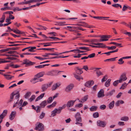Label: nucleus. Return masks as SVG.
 Masks as SVG:
<instances>
[{
	"label": "nucleus",
	"instance_id": "1",
	"mask_svg": "<svg viewBox=\"0 0 131 131\" xmlns=\"http://www.w3.org/2000/svg\"><path fill=\"white\" fill-rule=\"evenodd\" d=\"M74 116L76 121L75 124H78L81 126H82V124L81 123L82 121V119L80 113L79 112L77 113Z\"/></svg>",
	"mask_w": 131,
	"mask_h": 131
},
{
	"label": "nucleus",
	"instance_id": "2",
	"mask_svg": "<svg viewBox=\"0 0 131 131\" xmlns=\"http://www.w3.org/2000/svg\"><path fill=\"white\" fill-rule=\"evenodd\" d=\"M35 128L36 130L38 131H43L44 130V126L41 123H37L36 125Z\"/></svg>",
	"mask_w": 131,
	"mask_h": 131
},
{
	"label": "nucleus",
	"instance_id": "3",
	"mask_svg": "<svg viewBox=\"0 0 131 131\" xmlns=\"http://www.w3.org/2000/svg\"><path fill=\"white\" fill-rule=\"evenodd\" d=\"M61 71H58L57 70H52L48 72L46 74L49 75H57L59 74V73L61 72Z\"/></svg>",
	"mask_w": 131,
	"mask_h": 131
},
{
	"label": "nucleus",
	"instance_id": "4",
	"mask_svg": "<svg viewBox=\"0 0 131 131\" xmlns=\"http://www.w3.org/2000/svg\"><path fill=\"white\" fill-rule=\"evenodd\" d=\"M106 124V122L104 121L100 120H98L97 122V125L98 126L102 127H105Z\"/></svg>",
	"mask_w": 131,
	"mask_h": 131
},
{
	"label": "nucleus",
	"instance_id": "5",
	"mask_svg": "<svg viewBox=\"0 0 131 131\" xmlns=\"http://www.w3.org/2000/svg\"><path fill=\"white\" fill-rule=\"evenodd\" d=\"M127 78L126 77L125 74L123 73L120 76L119 79L118 80L119 83H122L123 82L126 80Z\"/></svg>",
	"mask_w": 131,
	"mask_h": 131
},
{
	"label": "nucleus",
	"instance_id": "6",
	"mask_svg": "<svg viewBox=\"0 0 131 131\" xmlns=\"http://www.w3.org/2000/svg\"><path fill=\"white\" fill-rule=\"evenodd\" d=\"M75 100H70L68 101L67 103L66 106L68 107H72L76 101Z\"/></svg>",
	"mask_w": 131,
	"mask_h": 131
},
{
	"label": "nucleus",
	"instance_id": "7",
	"mask_svg": "<svg viewBox=\"0 0 131 131\" xmlns=\"http://www.w3.org/2000/svg\"><path fill=\"white\" fill-rule=\"evenodd\" d=\"M94 84V81L93 80H90L86 82L85 84V86L87 87L90 88Z\"/></svg>",
	"mask_w": 131,
	"mask_h": 131
},
{
	"label": "nucleus",
	"instance_id": "8",
	"mask_svg": "<svg viewBox=\"0 0 131 131\" xmlns=\"http://www.w3.org/2000/svg\"><path fill=\"white\" fill-rule=\"evenodd\" d=\"M74 85L72 84H70L68 85L65 89V91L66 92H70L74 87Z\"/></svg>",
	"mask_w": 131,
	"mask_h": 131
},
{
	"label": "nucleus",
	"instance_id": "9",
	"mask_svg": "<svg viewBox=\"0 0 131 131\" xmlns=\"http://www.w3.org/2000/svg\"><path fill=\"white\" fill-rule=\"evenodd\" d=\"M16 93V94H15V95H16V96L15 99H16V100H17V101L15 103V104L13 105V107H14L17 106V104L18 103V99L20 97V94L19 93L18 91H17V93Z\"/></svg>",
	"mask_w": 131,
	"mask_h": 131
},
{
	"label": "nucleus",
	"instance_id": "10",
	"mask_svg": "<svg viewBox=\"0 0 131 131\" xmlns=\"http://www.w3.org/2000/svg\"><path fill=\"white\" fill-rule=\"evenodd\" d=\"M23 64L30 66L33 65L35 64V63L32 62L29 60L26 59L24 60Z\"/></svg>",
	"mask_w": 131,
	"mask_h": 131
},
{
	"label": "nucleus",
	"instance_id": "11",
	"mask_svg": "<svg viewBox=\"0 0 131 131\" xmlns=\"http://www.w3.org/2000/svg\"><path fill=\"white\" fill-rule=\"evenodd\" d=\"M95 45H97V48H106V46L103 43H92Z\"/></svg>",
	"mask_w": 131,
	"mask_h": 131
},
{
	"label": "nucleus",
	"instance_id": "12",
	"mask_svg": "<svg viewBox=\"0 0 131 131\" xmlns=\"http://www.w3.org/2000/svg\"><path fill=\"white\" fill-rule=\"evenodd\" d=\"M16 115V112L15 111H12L9 116V119L12 120L13 119Z\"/></svg>",
	"mask_w": 131,
	"mask_h": 131
},
{
	"label": "nucleus",
	"instance_id": "13",
	"mask_svg": "<svg viewBox=\"0 0 131 131\" xmlns=\"http://www.w3.org/2000/svg\"><path fill=\"white\" fill-rule=\"evenodd\" d=\"M38 78H37L35 75L34 77L30 80V82L32 84H34L38 82Z\"/></svg>",
	"mask_w": 131,
	"mask_h": 131
},
{
	"label": "nucleus",
	"instance_id": "14",
	"mask_svg": "<svg viewBox=\"0 0 131 131\" xmlns=\"http://www.w3.org/2000/svg\"><path fill=\"white\" fill-rule=\"evenodd\" d=\"M101 38L100 39V41L102 42L104 41H106L108 40L107 38H108V36L106 35H103L101 37Z\"/></svg>",
	"mask_w": 131,
	"mask_h": 131
},
{
	"label": "nucleus",
	"instance_id": "15",
	"mask_svg": "<svg viewBox=\"0 0 131 131\" xmlns=\"http://www.w3.org/2000/svg\"><path fill=\"white\" fill-rule=\"evenodd\" d=\"M45 74V72L42 71L37 73L35 75V77H36L37 78H38L43 77Z\"/></svg>",
	"mask_w": 131,
	"mask_h": 131
},
{
	"label": "nucleus",
	"instance_id": "16",
	"mask_svg": "<svg viewBox=\"0 0 131 131\" xmlns=\"http://www.w3.org/2000/svg\"><path fill=\"white\" fill-rule=\"evenodd\" d=\"M60 85V84L59 83H56L54 84L52 87V90H56L57 88L59 87Z\"/></svg>",
	"mask_w": 131,
	"mask_h": 131
},
{
	"label": "nucleus",
	"instance_id": "17",
	"mask_svg": "<svg viewBox=\"0 0 131 131\" xmlns=\"http://www.w3.org/2000/svg\"><path fill=\"white\" fill-rule=\"evenodd\" d=\"M3 75L5 77L6 79L9 80L12 79V78L14 77V76H12L8 74H3Z\"/></svg>",
	"mask_w": 131,
	"mask_h": 131
},
{
	"label": "nucleus",
	"instance_id": "18",
	"mask_svg": "<svg viewBox=\"0 0 131 131\" xmlns=\"http://www.w3.org/2000/svg\"><path fill=\"white\" fill-rule=\"evenodd\" d=\"M104 91L103 89H101L99 92L98 95V97H103L104 96Z\"/></svg>",
	"mask_w": 131,
	"mask_h": 131
},
{
	"label": "nucleus",
	"instance_id": "19",
	"mask_svg": "<svg viewBox=\"0 0 131 131\" xmlns=\"http://www.w3.org/2000/svg\"><path fill=\"white\" fill-rule=\"evenodd\" d=\"M76 72L77 74H80L83 72V71L82 70V69H80L78 67L76 68Z\"/></svg>",
	"mask_w": 131,
	"mask_h": 131
},
{
	"label": "nucleus",
	"instance_id": "20",
	"mask_svg": "<svg viewBox=\"0 0 131 131\" xmlns=\"http://www.w3.org/2000/svg\"><path fill=\"white\" fill-rule=\"evenodd\" d=\"M47 105V103L46 100L42 101L40 104V107L44 108Z\"/></svg>",
	"mask_w": 131,
	"mask_h": 131
},
{
	"label": "nucleus",
	"instance_id": "21",
	"mask_svg": "<svg viewBox=\"0 0 131 131\" xmlns=\"http://www.w3.org/2000/svg\"><path fill=\"white\" fill-rule=\"evenodd\" d=\"M31 94V93L29 91L27 92L24 96V97L26 99H28Z\"/></svg>",
	"mask_w": 131,
	"mask_h": 131
},
{
	"label": "nucleus",
	"instance_id": "22",
	"mask_svg": "<svg viewBox=\"0 0 131 131\" xmlns=\"http://www.w3.org/2000/svg\"><path fill=\"white\" fill-rule=\"evenodd\" d=\"M74 76L77 80L79 81H80L81 79H83V77L81 76L78 75L76 74H74Z\"/></svg>",
	"mask_w": 131,
	"mask_h": 131
},
{
	"label": "nucleus",
	"instance_id": "23",
	"mask_svg": "<svg viewBox=\"0 0 131 131\" xmlns=\"http://www.w3.org/2000/svg\"><path fill=\"white\" fill-rule=\"evenodd\" d=\"M124 103V102L121 100L117 101L115 103V105L117 106H119L120 104H123Z\"/></svg>",
	"mask_w": 131,
	"mask_h": 131
},
{
	"label": "nucleus",
	"instance_id": "24",
	"mask_svg": "<svg viewBox=\"0 0 131 131\" xmlns=\"http://www.w3.org/2000/svg\"><path fill=\"white\" fill-rule=\"evenodd\" d=\"M45 95L44 93H43L38 96L35 100V102H37L42 99Z\"/></svg>",
	"mask_w": 131,
	"mask_h": 131
},
{
	"label": "nucleus",
	"instance_id": "25",
	"mask_svg": "<svg viewBox=\"0 0 131 131\" xmlns=\"http://www.w3.org/2000/svg\"><path fill=\"white\" fill-rule=\"evenodd\" d=\"M114 101H112L108 105V107L110 109H112L114 106Z\"/></svg>",
	"mask_w": 131,
	"mask_h": 131
},
{
	"label": "nucleus",
	"instance_id": "26",
	"mask_svg": "<svg viewBox=\"0 0 131 131\" xmlns=\"http://www.w3.org/2000/svg\"><path fill=\"white\" fill-rule=\"evenodd\" d=\"M88 95H86L84 96L81 99V101H80L79 102H83L86 101L88 99Z\"/></svg>",
	"mask_w": 131,
	"mask_h": 131
},
{
	"label": "nucleus",
	"instance_id": "27",
	"mask_svg": "<svg viewBox=\"0 0 131 131\" xmlns=\"http://www.w3.org/2000/svg\"><path fill=\"white\" fill-rule=\"evenodd\" d=\"M89 48H90L89 47H87L84 46L79 47L78 48L79 49L86 50L87 51H89L90 50L89 49Z\"/></svg>",
	"mask_w": 131,
	"mask_h": 131
},
{
	"label": "nucleus",
	"instance_id": "28",
	"mask_svg": "<svg viewBox=\"0 0 131 131\" xmlns=\"http://www.w3.org/2000/svg\"><path fill=\"white\" fill-rule=\"evenodd\" d=\"M128 84H126V83L124 82L123 84H122V85L120 87L119 89H120L124 90L125 89L127 85Z\"/></svg>",
	"mask_w": 131,
	"mask_h": 131
},
{
	"label": "nucleus",
	"instance_id": "29",
	"mask_svg": "<svg viewBox=\"0 0 131 131\" xmlns=\"http://www.w3.org/2000/svg\"><path fill=\"white\" fill-rule=\"evenodd\" d=\"M48 87L46 84L43 85L41 87L42 91V92L46 91Z\"/></svg>",
	"mask_w": 131,
	"mask_h": 131
},
{
	"label": "nucleus",
	"instance_id": "30",
	"mask_svg": "<svg viewBox=\"0 0 131 131\" xmlns=\"http://www.w3.org/2000/svg\"><path fill=\"white\" fill-rule=\"evenodd\" d=\"M97 107L96 106H93L90 108V110L91 111H94L96 110L97 108Z\"/></svg>",
	"mask_w": 131,
	"mask_h": 131
},
{
	"label": "nucleus",
	"instance_id": "31",
	"mask_svg": "<svg viewBox=\"0 0 131 131\" xmlns=\"http://www.w3.org/2000/svg\"><path fill=\"white\" fill-rule=\"evenodd\" d=\"M117 58V57H116L114 58L107 59L105 60L104 61L105 62L114 61Z\"/></svg>",
	"mask_w": 131,
	"mask_h": 131
},
{
	"label": "nucleus",
	"instance_id": "32",
	"mask_svg": "<svg viewBox=\"0 0 131 131\" xmlns=\"http://www.w3.org/2000/svg\"><path fill=\"white\" fill-rule=\"evenodd\" d=\"M129 120V118L127 116H124L122 117L121 118V120L122 121H127Z\"/></svg>",
	"mask_w": 131,
	"mask_h": 131
},
{
	"label": "nucleus",
	"instance_id": "33",
	"mask_svg": "<svg viewBox=\"0 0 131 131\" xmlns=\"http://www.w3.org/2000/svg\"><path fill=\"white\" fill-rule=\"evenodd\" d=\"M111 44H113L114 45H116V46H119L120 47H122V46H121L122 44L121 43H119L116 42H112L111 43Z\"/></svg>",
	"mask_w": 131,
	"mask_h": 131
},
{
	"label": "nucleus",
	"instance_id": "34",
	"mask_svg": "<svg viewBox=\"0 0 131 131\" xmlns=\"http://www.w3.org/2000/svg\"><path fill=\"white\" fill-rule=\"evenodd\" d=\"M123 59L121 58L119 59L118 60V62L117 63L120 65L123 64L124 63V61L123 60Z\"/></svg>",
	"mask_w": 131,
	"mask_h": 131
},
{
	"label": "nucleus",
	"instance_id": "35",
	"mask_svg": "<svg viewBox=\"0 0 131 131\" xmlns=\"http://www.w3.org/2000/svg\"><path fill=\"white\" fill-rule=\"evenodd\" d=\"M111 79H108L105 82V85L106 87H108L110 85Z\"/></svg>",
	"mask_w": 131,
	"mask_h": 131
},
{
	"label": "nucleus",
	"instance_id": "36",
	"mask_svg": "<svg viewBox=\"0 0 131 131\" xmlns=\"http://www.w3.org/2000/svg\"><path fill=\"white\" fill-rule=\"evenodd\" d=\"M29 47V52H33L35 51V50L34 49H35L36 48V47Z\"/></svg>",
	"mask_w": 131,
	"mask_h": 131
},
{
	"label": "nucleus",
	"instance_id": "37",
	"mask_svg": "<svg viewBox=\"0 0 131 131\" xmlns=\"http://www.w3.org/2000/svg\"><path fill=\"white\" fill-rule=\"evenodd\" d=\"M115 92V90H112L106 94V96H110L112 95L114 92Z\"/></svg>",
	"mask_w": 131,
	"mask_h": 131
},
{
	"label": "nucleus",
	"instance_id": "38",
	"mask_svg": "<svg viewBox=\"0 0 131 131\" xmlns=\"http://www.w3.org/2000/svg\"><path fill=\"white\" fill-rule=\"evenodd\" d=\"M5 16L4 15H3L2 17L0 19V22L1 23H3L5 19Z\"/></svg>",
	"mask_w": 131,
	"mask_h": 131
},
{
	"label": "nucleus",
	"instance_id": "39",
	"mask_svg": "<svg viewBox=\"0 0 131 131\" xmlns=\"http://www.w3.org/2000/svg\"><path fill=\"white\" fill-rule=\"evenodd\" d=\"M47 65H49V64L39 65V66H35V67L37 68H43L45 66Z\"/></svg>",
	"mask_w": 131,
	"mask_h": 131
},
{
	"label": "nucleus",
	"instance_id": "40",
	"mask_svg": "<svg viewBox=\"0 0 131 131\" xmlns=\"http://www.w3.org/2000/svg\"><path fill=\"white\" fill-rule=\"evenodd\" d=\"M11 30L13 31L14 32L17 34H21V31L17 29L16 30L11 29Z\"/></svg>",
	"mask_w": 131,
	"mask_h": 131
},
{
	"label": "nucleus",
	"instance_id": "41",
	"mask_svg": "<svg viewBox=\"0 0 131 131\" xmlns=\"http://www.w3.org/2000/svg\"><path fill=\"white\" fill-rule=\"evenodd\" d=\"M36 97L34 95H32L30 97V98L28 99L30 102H31L34 100L35 99Z\"/></svg>",
	"mask_w": 131,
	"mask_h": 131
},
{
	"label": "nucleus",
	"instance_id": "42",
	"mask_svg": "<svg viewBox=\"0 0 131 131\" xmlns=\"http://www.w3.org/2000/svg\"><path fill=\"white\" fill-rule=\"evenodd\" d=\"M108 48V49L109 50H113L116 48V47L115 46H112L111 47L106 46V48Z\"/></svg>",
	"mask_w": 131,
	"mask_h": 131
},
{
	"label": "nucleus",
	"instance_id": "43",
	"mask_svg": "<svg viewBox=\"0 0 131 131\" xmlns=\"http://www.w3.org/2000/svg\"><path fill=\"white\" fill-rule=\"evenodd\" d=\"M53 100V99L52 97H50L47 100V101L48 103H51Z\"/></svg>",
	"mask_w": 131,
	"mask_h": 131
},
{
	"label": "nucleus",
	"instance_id": "44",
	"mask_svg": "<svg viewBox=\"0 0 131 131\" xmlns=\"http://www.w3.org/2000/svg\"><path fill=\"white\" fill-rule=\"evenodd\" d=\"M107 79V75H105L102 79L101 81L102 82L106 81Z\"/></svg>",
	"mask_w": 131,
	"mask_h": 131
},
{
	"label": "nucleus",
	"instance_id": "45",
	"mask_svg": "<svg viewBox=\"0 0 131 131\" xmlns=\"http://www.w3.org/2000/svg\"><path fill=\"white\" fill-rule=\"evenodd\" d=\"M13 11L15 12L17 11H19L21 10V8H19V7H14L13 9Z\"/></svg>",
	"mask_w": 131,
	"mask_h": 131
},
{
	"label": "nucleus",
	"instance_id": "46",
	"mask_svg": "<svg viewBox=\"0 0 131 131\" xmlns=\"http://www.w3.org/2000/svg\"><path fill=\"white\" fill-rule=\"evenodd\" d=\"M51 43H49V42L48 43H42L41 44L42 45H43V46L44 47H46L48 46H49L51 45L50 44Z\"/></svg>",
	"mask_w": 131,
	"mask_h": 131
},
{
	"label": "nucleus",
	"instance_id": "47",
	"mask_svg": "<svg viewBox=\"0 0 131 131\" xmlns=\"http://www.w3.org/2000/svg\"><path fill=\"white\" fill-rule=\"evenodd\" d=\"M93 116L94 118H97L99 116V114L97 112L94 113L93 114Z\"/></svg>",
	"mask_w": 131,
	"mask_h": 131
},
{
	"label": "nucleus",
	"instance_id": "48",
	"mask_svg": "<svg viewBox=\"0 0 131 131\" xmlns=\"http://www.w3.org/2000/svg\"><path fill=\"white\" fill-rule=\"evenodd\" d=\"M79 32V31L77 30H75L74 32L73 33V34L75 35H81V34L79 33L78 32Z\"/></svg>",
	"mask_w": 131,
	"mask_h": 131
},
{
	"label": "nucleus",
	"instance_id": "49",
	"mask_svg": "<svg viewBox=\"0 0 131 131\" xmlns=\"http://www.w3.org/2000/svg\"><path fill=\"white\" fill-rule=\"evenodd\" d=\"M119 81L118 80L114 82L113 83V85L114 86H116L118 84Z\"/></svg>",
	"mask_w": 131,
	"mask_h": 131
},
{
	"label": "nucleus",
	"instance_id": "50",
	"mask_svg": "<svg viewBox=\"0 0 131 131\" xmlns=\"http://www.w3.org/2000/svg\"><path fill=\"white\" fill-rule=\"evenodd\" d=\"M62 53H49V55H58Z\"/></svg>",
	"mask_w": 131,
	"mask_h": 131
},
{
	"label": "nucleus",
	"instance_id": "51",
	"mask_svg": "<svg viewBox=\"0 0 131 131\" xmlns=\"http://www.w3.org/2000/svg\"><path fill=\"white\" fill-rule=\"evenodd\" d=\"M128 6L124 5L122 9L123 11H125L127 9H128Z\"/></svg>",
	"mask_w": 131,
	"mask_h": 131
},
{
	"label": "nucleus",
	"instance_id": "52",
	"mask_svg": "<svg viewBox=\"0 0 131 131\" xmlns=\"http://www.w3.org/2000/svg\"><path fill=\"white\" fill-rule=\"evenodd\" d=\"M106 106L105 105H102L100 106V108L102 110L105 109L106 108Z\"/></svg>",
	"mask_w": 131,
	"mask_h": 131
},
{
	"label": "nucleus",
	"instance_id": "53",
	"mask_svg": "<svg viewBox=\"0 0 131 131\" xmlns=\"http://www.w3.org/2000/svg\"><path fill=\"white\" fill-rule=\"evenodd\" d=\"M66 23V22H60L59 23L58 26H63L65 25H67V24H65Z\"/></svg>",
	"mask_w": 131,
	"mask_h": 131
},
{
	"label": "nucleus",
	"instance_id": "54",
	"mask_svg": "<svg viewBox=\"0 0 131 131\" xmlns=\"http://www.w3.org/2000/svg\"><path fill=\"white\" fill-rule=\"evenodd\" d=\"M45 113L43 112H42L41 114H40L39 118L41 119H42L45 116Z\"/></svg>",
	"mask_w": 131,
	"mask_h": 131
},
{
	"label": "nucleus",
	"instance_id": "55",
	"mask_svg": "<svg viewBox=\"0 0 131 131\" xmlns=\"http://www.w3.org/2000/svg\"><path fill=\"white\" fill-rule=\"evenodd\" d=\"M16 93L15 92H13L11 93L10 96V99H13L14 98V96L15 95Z\"/></svg>",
	"mask_w": 131,
	"mask_h": 131
},
{
	"label": "nucleus",
	"instance_id": "56",
	"mask_svg": "<svg viewBox=\"0 0 131 131\" xmlns=\"http://www.w3.org/2000/svg\"><path fill=\"white\" fill-rule=\"evenodd\" d=\"M83 106V104H77L75 105L76 107L80 108L82 107Z\"/></svg>",
	"mask_w": 131,
	"mask_h": 131
},
{
	"label": "nucleus",
	"instance_id": "57",
	"mask_svg": "<svg viewBox=\"0 0 131 131\" xmlns=\"http://www.w3.org/2000/svg\"><path fill=\"white\" fill-rule=\"evenodd\" d=\"M95 54L94 53H92L90 54H89L88 56V58H92L95 57Z\"/></svg>",
	"mask_w": 131,
	"mask_h": 131
},
{
	"label": "nucleus",
	"instance_id": "58",
	"mask_svg": "<svg viewBox=\"0 0 131 131\" xmlns=\"http://www.w3.org/2000/svg\"><path fill=\"white\" fill-rule=\"evenodd\" d=\"M23 102V100L22 99H21L19 102L18 103V105L19 106H21L23 104L22 103Z\"/></svg>",
	"mask_w": 131,
	"mask_h": 131
},
{
	"label": "nucleus",
	"instance_id": "59",
	"mask_svg": "<svg viewBox=\"0 0 131 131\" xmlns=\"http://www.w3.org/2000/svg\"><path fill=\"white\" fill-rule=\"evenodd\" d=\"M23 102V100L22 99H21L19 102L18 103V105L19 106H21L23 104L22 103Z\"/></svg>",
	"mask_w": 131,
	"mask_h": 131
},
{
	"label": "nucleus",
	"instance_id": "60",
	"mask_svg": "<svg viewBox=\"0 0 131 131\" xmlns=\"http://www.w3.org/2000/svg\"><path fill=\"white\" fill-rule=\"evenodd\" d=\"M8 53L10 54H17V53L16 51H11L8 52Z\"/></svg>",
	"mask_w": 131,
	"mask_h": 131
},
{
	"label": "nucleus",
	"instance_id": "61",
	"mask_svg": "<svg viewBox=\"0 0 131 131\" xmlns=\"http://www.w3.org/2000/svg\"><path fill=\"white\" fill-rule=\"evenodd\" d=\"M118 125L120 126H122L124 125L125 124L124 122H119L118 123Z\"/></svg>",
	"mask_w": 131,
	"mask_h": 131
},
{
	"label": "nucleus",
	"instance_id": "62",
	"mask_svg": "<svg viewBox=\"0 0 131 131\" xmlns=\"http://www.w3.org/2000/svg\"><path fill=\"white\" fill-rule=\"evenodd\" d=\"M55 111L54 110L51 112V116L53 117L56 115V114L55 113Z\"/></svg>",
	"mask_w": 131,
	"mask_h": 131
},
{
	"label": "nucleus",
	"instance_id": "63",
	"mask_svg": "<svg viewBox=\"0 0 131 131\" xmlns=\"http://www.w3.org/2000/svg\"><path fill=\"white\" fill-rule=\"evenodd\" d=\"M53 83V82L51 81L50 82L47 84H46L47 86L48 87H49L51 86V85H52Z\"/></svg>",
	"mask_w": 131,
	"mask_h": 131
},
{
	"label": "nucleus",
	"instance_id": "64",
	"mask_svg": "<svg viewBox=\"0 0 131 131\" xmlns=\"http://www.w3.org/2000/svg\"><path fill=\"white\" fill-rule=\"evenodd\" d=\"M96 74H97V76L98 77H99L100 75H103V74L102 72L100 71H97L96 72Z\"/></svg>",
	"mask_w": 131,
	"mask_h": 131
}]
</instances>
